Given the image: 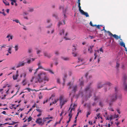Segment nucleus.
Masks as SVG:
<instances>
[{
    "instance_id": "obj_38",
    "label": "nucleus",
    "mask_w": 127,
    "mask_h": 127,
    "mask_svg": "<svg viewBox=\"0 0 127 127\" xmlns=\"http://www.w3.org/2000/svg\"><path fill=\"white\" fill-rule=\"evenodd\" d=\"M68 116L69 117V119H71L72 117V115L71 114V113H69Z\"/></svg>"
},
{
    "instance_id": "obj_48",
    "label": "nucleus",
    "mask_w": 127,
    "mask_h": 127,
    "mask_svg": "<svg viewBox=\"0 0 127 127\" xmlns=\"http://www.w3.org/2000/svg\"><path fill=\"white\" fill-rule=\"evenodd\" d=\"M41 51L40 50H38L37 51V54H38L39 53H40Z\"/></svg>"
},
{
    "instance_id": "obj_37",
    "label": "nucleus",
    "mask_w": 127,
    "mask_h": 127,
    "mask_svg": "<svg viewBox=\"0 0 127 127\" xmlns=\"http://www.w3.org/2000/svg\"><path fill=\"white\" fill-rule=\"evenodd\" d=\"M57 83L59 84L60 83V80L59 78H57Z\"/></svg>"
},
{
    "instance_id": "obj_3",
    "label": "nucleus",
    "mask_w": 127,
    "mask_h": 127,
    "mask_svg": "<svg viewBox=\"0 0 127 127\" xmlns=\"http://www.w3.org/2000/svg\"><path fill=\"white\" fill-rule=\"evenodd\" d=\"M107 33L108 34V35L111 36H113L114 38H115L116 40H118V39H120V40L122 41V39H121V36L119 35V36L118 35L114 34H113L112 33H111L110 31H108L107 32Z\"/></svg>"
},
{
    "instance_id": "obj_62",
    "label": "nucleus",
    "mask_w": 127,
    "mask_h": 127,
    "mask_svg": "<svg viewBox=\"0 0 127 127\" xmlns=\"http://www.w3.org/2000/svg\"><path fill=\"white\" fill-rule=\"evenodd\" d=\"M9 9H7L6 10V12H7V13H9Z\"/></svg>"
},
{
    "instance_id": "obj_59",
    "label": "nucleus",
    "mask_w": 127,
    "mask_h": 127,
    "mask_svg": "<svg viewBox=\"0 0 127 127\" xmlns=\"http://www.w3.org/2000/svg\"><path fill=\"white\" fill-rule=\"evenodd\" d=\"M78 62H80V61L82 62V60H81L79 58H78Z\"/></svg>"
},
{
    "instance_id": "obj_41",
    "label": "nucleus",
    "mask_w": 127,
    "mask_h": 127,
    "mask_svg": "<svg viewBox=\"0 0 127 127\" xmlns=\"http://www.w3.org/2000/svg\"><path fill=\"white\" fill-rule=\"evenodd\" d=\"M106 84L109 86H111L112 85V84L109 82H107L106 83Z\"/></svg>"
},
{
    "instance_id": "obj_55",
    "label": "nucleus",
    "mask_w": 127,
    "mask_h": 127,
    "mask_svg": "<svg viewBox=\"0 0 127 127\" xmlns=\"http://www.w3.org/2000/svg\"><path fill=\"white\" fill-rule=\"evenodd\" d=\"M100 114L99 113L98 114H97V117L98 119H99V118L100 117L99 116Z\"/></svg>"
},
{
    "instance_id": "obj_57",
    "label": "nucleus",
    "mask_w": 127,
    "mask_h": 127,
    "mask_svg": "<svg viewBox=\"0 0 127 127\" xmlns=\"http://www.w3.org/2000/svg\"><path fill=\"white\" fill-rule=\"evenodd\" d=\"M32 109V108H31L29 109V111H28V113L27 114H28V113H29L31 111Z\"/></svg>"
},
{
    "instance_id": "obj_53",
    "label": "nucleus",
    "mask_w": 127,
    "mask_h": 127,
    "mask_svg": "<svg viewBox=\"0 0 127 127\" xmlns=\"http://www.w3.org/2000/svg\"><path fill=\"white\" fill-rule=\"evenodd\" d=\"M89 123L91 125H92L93 124L92 122L90 121L89 122Z\"/></svg>"
},
{
    "instance_id": "obj_49",
    "label": "nucleus",
    "mask_w": 127,
    "mask_h": 127,
    "mask_svg": "<svg viewBox=\"0 0 127 127\" xmlns=\"http://www.w3.org/2000/svg\"><path fill=\"white\" fill-rule=\"evenodd\" d=\"M84 84V83L83 81H81L80 84V85L81 86H82Z\"/></svg>"
},
{
    "instance_id": "obj_42",
    "label": "nucleus",
    "mask_w": 127,
    "mask_h": 127,
    "mask_svg": "<svg viewBox=\"0 0 127 127\" xmlns=\"http://www.w3.org/2000/svg\"><path fill=\"white\" fill-rule=\"evenodd\" d=\"M16 122H14L13 121L12 123L8 124V125H13L14 124H16Z\"/></svg>"
},
{
    "instance_id": "obj_6",
    "label": "nucleus",
    "mask_w": 127,
    "mask_h": 127,
    "mask_svg": "<svg viewBox=\"0 0 127 127\" xmlns=\"http://www.w3.org/2000/svg\"><path fill=\"white\" fill-rule=\"evenodd\" d=\"M85 91H86L88 92L89 93L90 97V96L91 95V92H92L93 91V89L90 87V86L87 87L85 89Z\"/></svg>"
},
{
    "instance_id": "obj_60",
    "label": "nucleus",
    "mask_w": 127,
    "mask_h": 127,
    "mask_svg": "<svg viewBox=\"0 0 127 127\" xmlns=\"http://www.w3.org/2000/svg\"><path fill=\"white\" fill-rule=\"evenodd\" d=\"M109 120H111L112 119V116H110V117L109 118Z\"/></svg>"
},
{
    "instance_id": "obj_4",
    "label": "nucleus",
    "mask_w": 127,
    "mask_h": 127,
    "mask_svg": "<svg viewBox=\"0 0 127 127\" xmlns=\"http://www.w3.org/2000/svg\"><path fill=\"white\" fill-rule=\"evenodd\" d=\"M60 105H61V108L64 104L67 102L66 100H64L62 96L60 97L59 98Z\"/></svg>"
},
{
    "instance_id": "obj_17",
    "label": "nucleus",
    "mask_w": 127,
    "mask_h": 127,
    "mask_svg": "<svg viewBox=\"0 0 127 127\" xmlns=\"http://www.w3.org/2000/svg\"><path fill=\"white\" fill-rule=\"evenodd\" d=\"M3 2L6 5H9V3L5 0H3Z\"/></svg>"
},
{
    "instance_id": "obj_26",
    "label": "nucleus",
    "mask_w": 127,
    "mask_h": 127,
    "mask_svg": "<svg viewBox=\"0 0 127 127\" xmlns=\"http://www.w3.org/2000/svg\"><path fill=\"white\" fill-rule=\"evenodd\" d=\"M32 118L30 116L27 119L28 121V122H30L32 120Z\"/></svg>"
},
{
    "instance_id": "obj_7",
    "label": "nucleus",
    "mask_w": 127,
    "mask_h": 127,
    "mask_svg": "<svg viewBox=\"0 0 127 127\" xmlns=\"http://www.w3.org/2000/svg\"><path fill=\"white\" fill-rule=\"evenodd\" d=\"M46 75V74L45 72H42L38 74V78H44Z\"/></svg>"
},
{
    "instance_id": "obj_29",
    "label": "nucleus",
    "mask_w": 127,
    "mask_h": 127,
    "mask_svg": "<svg viewBox=\"0 0 127 127\" xmlns=\"http://www.w3.org/2000/svg\"><path fill=\"white\" fill-rule=\"evenodd\" d=\"M18 45H16L15 46V51H17L18 49Z\"/></svg>"
},
{
    "instance_id": "obj_45",
    "label": "nucleus",
    "mask_w": 127,
    "mask_h": 127,
    "mask_svg": "<svg viewBox=\"0 0 127 127\" xmlns=\"http://www.w3.org/2000/svg\"><path fill=\"white\" fill-rule=\"evenodd\" d=\"M62 23L61 22H59L58 25V26L59 27L60 26V25H62Z\"/></svg>"
},
{
    "instance_id": "obj_12",
    "label": "nucleus",
    "mask_w": 127,
    "mask_h": 127,
    "mask_svg": "<svg viewBox=\"0 0 127 127\" xmlns=\"http://www.w3.org/2000/svg\"><path fill=\"white\" fill-rule=\"evenodd\" d=\"M37 65L38 66V67L37 69V70H38L39 69H45L41 65V64L40 62H39V63L37 64Z\"/></svg>"
},
{
    "instance_id": "obj_30",
    "label": "nucleus",
    "mask_w": 127,
    "mask_h": 127,
    "mask_svg": "<svg viewBox=\"0 0 127 127\" xmlns=\"http://www.w3.org/2000/svg\"><path fill=\"white\" fill-rule=\"evenodd\" d=\"M6 46V45L5 44H3L0 47L1 49V50L2 49V48H5Z\"/></svg>"
},
{
    "instance_id": "obj_15",
    "label": "nucleus",
    "mask_w": 127,
    "mask_h": 127,
    "mask_svg": "<svg viewBox=\"0 0 127 127\" xmlns=\"http://www.w3.org/2000/svg\"><path fill=\"white\" fill-rule=\"evenodd\" d=\"M35 59L32 58L30 59H28L27 60V63L29 64L31 63V62L34 61Z\"/></svg>"
},
{
    "instance_id": "obj_25",
    "label": "nucleus",
    "mask_w": 127,
    "mask_h": 127,
    "mask_svg": "<svg viewBox=\"0 0 127 127\" xmlns=\"http://www.w3.org/2000/svg\"><path fill=\"white\" fill-rule=\"evenodd\" d=\"M43 81V80L41 79V78H39L38 79V82L39 83H40L41 82H42Z\"/></svg>"
},
{
    "instance_id": "obj_31",
    "label": "nucleus",
    "mask_w": 127,
    "mask_h": 127,
    "mask_svg": "<svg viewBox=\"0 0 127 127\" xmlns=\"http://www.w3.org/2000/svg\"><path fill=\"white\" fill-rule=\"evenodd\" d=\"M90 25L91 26H93V27H95V26H96V25H93V24L92 23V22L91 21L90 22Z\"/></svg>"
},
{
    "instance_id": "obj_20",
    "label": "nucleus",
    "mask_w": 127,
    "mask_h": 127,
    "mask_svg": "<svg viewBox=\"0 0 127 127\" xmlns=\"http://www.w3.org/2000/svg\"><path fill=\"white\" fill-rule=\"evenodd\" d=\"M26 80L25 79L22 82V83L23 84V86H25L27 84V82H25Z\"/></svg>"
},
{
    "instance_id": "obj_36",
    "label": "nucleus",
    "mask_w": 127,
    "mask_h": 127,
    "mask_svg": "<svg viewBox=\"0 0 127 127\" xmlns=\"http://www.w3.org/2000/svg\"><path fill=\"white\" fill-rule=\"evenodd\" d=\"M91 113L90 112H87L86 115L87 117H88V116Z\"/></svg>"
},
{
    "instance_id": "obj_50",
    "label": "nucleus",
    "mask_w": 127,
    "mask_h": 127,
    "mask_svg": "<svg viewBox=\"0 0 127 127\" xmlns=\"http://www.w3.org/2000/svg\"><path fill=\"white\" fill-rule=\"evenodd\" d=\"M64 113V111L63 110H62L61 112V113L60 114V116H61Z\"/></svg>"
},
{
    "instance_id": "obj_22",
    "label": "nucleus",
    "mask_w": 127,
    "mask_h": 127,
    "mask_svg": "<svg viewBox=\"0 0 127 127\" xmlns=\"http://www.w3.org/2000/svg\"><path fill=\"white\" fill-rule=\"evenodd\" d=\"M44 70L46 71H49L51 73L53 74L54 72L53 71L51 70L50 69H44Z\"/></svg>"
},
{
    "instance_id": "obj_23",
    "label": "nucleus",
    "mask_w": 127,
    "mask_h": 127,
    "mask_svg": "<svg viewBox=\"0 0 127 127\" xmlns=\"http://www.w3.org/2000/svg\"><path fill=\"white\" fill-rule=\"evenodd\" d=\"M78 3V6L79 8V11L81 10V7L80 6V2H77Z\"/></svg>"
},
{
    "instance_id": "obj_32",
    "label": "nucleus",
    "mask_w": 127,
    "mask_h": 127,
    "mask_svg": "<svg viewBox=\"0 0 127 127\" xmlns=\"http://www.w3.org/2000/svg\"><path fill=\"white\" fill-rule=\"evenodd\" d=\"M96 26V28H97L98 29H100V26L102 27V26L101 25H96V26Z\"/></svg>"
},
{
    "instance_id": "obj_8",
    "label": "nucleus",
    "mask_w": 127,
    "mask_h": 127,
    "mask_svg": "<svg viewBox=\"0 0 127 127\" xmlns=\"http://www.w3.org/2000/svg\"><path fill=\"white\" fill-rule=\"evenodd\" d=\"M43 54L45 57H46L48 58H50L52 56L51 54L48 53L46 52H44Z\"/></svg>"
},
{
    "instance_id": "obj_39",
    "label": "nucleus",
    "mask_w": 127,
    "mask_h": 127,
    "mask_svg": "<svg viewBox=\"0 0 127 127\" xmlns=\"http://www.w3.org/2000/svg\"><path fill=\"white\" fill-rule=\"evenodd\" d=\"M36 110L38 112H39L40 113L42 112V111L40 109H36Z\"/></svg>"
},
{
    "instance_id": "obj_27",
    "label": "nucleus",
    "mask_w": 127,
    "mask_h": 127,
    "mask_svg": "<svg viewBox=\"0 0 127 127\" xmlns=\"http://www.w3.org/2000/svg\"><path fill=\"white\" fill-rule=\"evenodd\" d=\"M62 58L64 60H68L69 59L68 58L66 57H62Z\"/></svg>"
},
{
    "instance_id": "obj_33",
    "label": "nucleus",
    "mask_w": 127,
    "mask_h": 127,
    "mask_svg": "<svg viewBox=\"0 0 127 127\" xmlns=\"http://www.w3.org/2000/svg\"><path fill=\"white\" fill-rule=\"evenodd\" d=\"M25 90H27L29 92H30L31 91H33L31 89L28 88H25Z\"/></svg>"
},
{
    "instance_id": "obj_1",
    "label": "nucleus",
    "mask_w": 127,
    "mask_h": 127,
    "mask_svg": "<svg viewBox=\"0 0 127 127\" xmlns=\"http://www.w3.org/2000/svg\"><path fill=\"white\" fill-rule=\"evenodd\" d=\"M115 93L110 97H109L107 99V101L108 102H109V99H110L111 102H113L115 101L117 99V97L119 98H121L122 95L120 93H117V87L115 88Z\"/></svg>"
},
{
    "instance_id": "obj_5",
    "label": "nucleus",
    "mask_w": 127,
    "mask_h": 127,
    "mask_svg": "<svg viewBox=\"0 0 127 127\" xmlns=\"http://www.w3.org/2000/svg\"><path fill=\"white\" fill-rule=\"evenodd\" d=\"M26 63L24 61L19 62L16 65V67L17 68L19 67H20L23 66H24L25 64Z\"/></svg>"
},
{
    "instance_id": "obj_56",
    "label": "nucleus",
    "mask_w": 127,
    "mask_h": 127,
    "mask_svg": "<svg viewBox=\"0 0 127 127\" xmlns=\"http://www.w3.org/2000/svg\"><path fill=\"white\" fill-rule=\"evenodd\" d=\"M55 53L56 55H58L59 54V53L58 51H56L55 52Z\"/></svg>"
},
{
    "instance_id": "obj_47",
    "label": "nucleus",
    "mask_w": 127,
    "mask_h": 127,
    "mask_svg": "<svg viewBox=\"0 0 127 127\" xmlns=\"http://www.w3.org/2000/svg\"><path fill=\"white\" fill-rule=\"evenodd\" d=\"M99 51L102 53L103 52V49H102V48H101L99 49Z\"/></svg>"
},
{
    "instance_id": "obj_43",
    "label": "nucleus",
    "mask_w": 127,
    "mask_h": 127,
    "mask_svg": "<svg viewBox=\"0 0 127 127\" xmlns=\"http://www.w3.org/2000/svg\"><path fill=\"white\" fill-rule=\"evenodd\" d=\"M13 21H15L17 23H19V21L18 20H13Z\"/></svg>"
},
{
    "instance_id": "obj_54",
    "label": "nucleus",
    "mask_w": 127,
    "mask_h": 127,
    "mask_svg": "<svg viewBox=\"0 0 127 127\" xmlns=\"http://www.w3.org/2000/svg\"><path fill=\"white\" fill-rule=\"evenodd\" d=\"M81 111V110H80L78 112H77V114L76 115V116H77V117H78V115H79V113Z\"/></svg>"
},
{
    "instance_id": "obj_64",
    "label": "nucleus",
    "mask_w": 127,
    "mask_h": 127,
    "mask_svg": "<svg viewBox=\"0 0 127 127\" xmlns=\"http://www.w3.org/2000/svg\"><path fill=\"white\" fill-rule=\"evenodd\" d=\"M119 123L118 122H117L115 123L117 125V126H118L119 124Z\"/></svg>"
},
{
    "instance_id": "obj_28",
    "label": "nucleus",
    "mask_w": 127,
    "mask_h": 127,
    "mask_svg": "<svg viewBox=\"0 0 127 127\" xmlns=\"http://www.w3.org/2000/svg\"><path fill=\"white\" fill-rule=\"evenodd\" d=\"M124 85L125 86V90L126 91L127 90V84H124Z\"/></svg>"
},
{
    "instance_id": "obj_46",
    "label": "nucleus",
    "mask_w": 127,
    "mask_h": 127,
    "mask_svg": "<svg viewBox=\"0 0 127 127\" xmlns=\"http://www.w3.org/2000/svg\"><path fill=\"white\" fill-rule=\"evenodd\" d=\"M32 51V49H30L28 50V52L29 53H31Z\"/></svg>"
},
{
    "instance_id": "obj_19",
    "label": "nucleus",
    "mask_w": 127,
    "mask_h": 127,
    "mask_svg": "<svg viewBox=\"0 0 127 127\" xmlns=\"http://www.w3.org/2000/svg\"><path fill=\"white\" fill-rule=\"evenodd\" d=\"M67 86H69L68 89H70L71 88V87H72V85H71V84L70 82H69L68 83V84H67Z\"/></svg>"
},
{
    "instance_id": "obj_18",
    "label": "nucleus",
    "mask_w": 127,
    "mask_h": 127,
    "mask_svg": "<svg viewBox=\"0 0 127 127\" xmlns=\"http://www.w3.org/2000/svg\"><path fill=\"white\" fill-rule=\"evenodd\" d=\"M43 80L44 81H48L49 80V78L47 76V75L44 77Z\"/></svg>"
},
{
    "instance_id": "obj_61",
    "label": "nucleus",
    "mask_w": 127,
    "mask_h": 127,
    "mask_svg": "<svg viewBox=\"0 0 127 127\" xmlns=\"http://www.w3.org/2000/svg\"><path fill=\"white\" fill-rule=\"evenodd\" d=\"M99 105L100 106H102V103L101 102L99 103Z\"/></svg>"
},
{
    "instance_id": "obj_9",
    "label": "nucleus",
    "mask_w": 127,
    "mask_h": 127,
    "mask_svg": "<svg viewBox=\"0 0 127 127\" xmlns=\"http://www.w3.org/2000/svg\"><path fill=\"white\" fill-rule=\"evenodd\" d=\"M80 11L82 14L85 16L86 17H87L89 16L88 13L87 12H84L83 10H82Z\"/></svg>"
},
{
    "instance_id": "obj_11",
    "label": "nucleus",
    "mask_w": 127,
    "mask_h": 127,
    "mask_svg": "<svg viewBox=\"0 0 127 127\" xmlns=\"http://www.w3.org/2000/svg\"><path fill=\"white\" fill-rule=\"evenodd\" d=\"M72 91L75 92L77 91V85H75L72 87Z\"/></svg>"
},
{
    "instance_id": "obj_14",
    "label": "nucleus",
    "mask_w": 127,
    "mask_h": 127,
    "mask_svg": "<svg viewBox=\"0 0 127 127\" xmlns=\"http://www.w3.org/2000/svg\"><path fill=\"white\" fill-rule=\"evenodd\" d=\"M103 85L102 84L101 82L99 83H98L97 85V87L98 89H100L102 87Z\"/></svg>"
},
{
    "instance_id": "obj_44",
    "label": "nucleus",
    "mask_w": 127,
    "mask_h": 127,
    "mask_svg": "<svg viewBox=\"0 0 127 127\" xmlns=\"http://www.w3.org/2000/svg\"><path fill=\"white\" fill-rule=\"evenodd\" d=\"M72 54L73 56H74V57H76L77 56L76 54V53H75L74 52H72Z\"/></svg>"
},
{
    "instance_id": "obj_16",
    "label": "nucleus",
    "mask_w": 127,
    "mask_h": 127,
    "mask_svg": "<svg viewBox=\"0 0 127 127\" xmlns=\"http://www.w3.org/2000/svg\"><path fill=\"white\" fill-rule=\"evenodd\" d=\"M19 74H16L15 75H13V78L14 80H16L19 76Z\"/></svg>"
},
{
    "instance_id": "obj_63",
    "label": "nucleus",
    "mask_w": 127,
    "mask_h": 127,
    "mask_svg": "<svg viewBox=\"0 0 127 127\" xmlns=\"http://www.w3.org/2000/svg\"><path fill=\"white\" fill-rule=\"evenodd\" d=\"M39 97L40 99H41V98H42V96L41 95H39Z\"/></svg>"
},
{
    "instance_id": "obj_24",
    "label": "nucleus",
    "mask_w": 127,
    "mask_h": 127,
    "mask_svg": "<svg viewBox=\"0 0 127 127\" xmlns=\"http://www.w3.org/2000/svg\"><path fill=\"white\" fill-rule=\"evenodd\" d=\"M12 47H10L8 49V52L10 54L11 53V52L10 51Z\"/></svg>"
},
{
    "instance_id": "obj_51",
    "label": "nucleus",
    "mask_w": 127,
    "mask_h": 127,
    "mask_svg": "<svg viewBox=\"0 0 127 127\" xmlns=\"http://www.w3.org/2000/svg\"><path fill=\"white\" fill-rule=\"evenodd\" d=\"M89 37L91 38V39H92V38H94V37H95L94 36H93L90 35Z\"/></svg>"
},
{
    "instance_id": "obj_2",
    "label": "nucleus",
    "mask_w": 127,
    "mask_h": 127,
    "mask_svg": "<svg viewBox=\"0 0 127 127\" xmlns=\"http://www.w3.org/2000/svg\"><path fill=\"white\" fill-rule=\"evenodd\" d=\"M64 31H65L63 29H62L60 31L59 34L61 35H62L64 37V38L65 39V40H70V39L69 38L66 36L68 34L67 32H66L65 34H64Z\"/></svg>"
},
{
    "instance_id": "obj_21",
    "label": "nucleus",
    "mask_w": 127,
    "mask_h": 127,
    "mask_svg": "<svg viewBox=\"0 0 127 127\" xmlns=\"http://www.w3.org/2000/svg\"><path fill=\"white\" fill-rule=\"evenodd\" d=\"M120 45L122 46H123L124 47H125V45L124 43L123 42H121L120 44Z\"/></svg>"
},
{
    "instance_id": "obj_13",
    "label": "nucleus",
    "mask_w": 127,
    "mask_h": 127,
    "mask_svg": "<svg viewBox=\"0 0 127 127\" xmlns=\"http://www.w3.org/2000/svg\"><path fill=\"white\" fill-rule=\"evenodd\" d=\"M94 47V46H90V48L88 49V50L89 51L90 53H92L93 52V50L92 49Z\"/></svg>"
},
{
    "instance_id": "obj_35",
    "label": "nucleus",
    "mask_w": 127,
    "mask_h": 127,
    "mask_svg": "<svg viewBox=\"0 0 127 127\" xmlns=\"http://www.w3.org/2000/svg\"><path fill=\"white\" fill-rule=\"evenodd\" d=\"M120 65V64H119L117 62L116 64V67L117 68H118L119 67Z\"/></svg>"
},
{
    "instance_id": "obj_40",
    "label": "nucleus",
    "mask_w": 127,
    "mask_h": 127,
    "mask_svg": "<svg viewBox=\"0 0 127 127\" xmlns=\"http://www.w3.org/2000/svg\"><path fill=\"white\" fill-rule=\"evenodd\" d=\"M73 47H74V48H73L72 51H75L76 50V46L74 45H73Z\"/></svg>"
},
{
    "instance_id": "obj_10",
    "label": "nucleus",
    "mask_w": 127,
    "mask_h": 127,
    "mask_svg": "<svg viewBox=\"0 0 127 127\" xmlns=\"http://www.w3.org/2000/svg\"><path fill=\"white\" fill-rule=\"evenodd\" d=\"M36 122L39 125L42 122V119L41 118H39L37 119L36 120Z\"/></svg>"
},
{
    "instance_id": "obj_52",
    "label": "nucleus",
    "mask_w": 127,
    "mask_h": 127,
    "mask_svg": "<svg viewBox=\"0 0 127 127\" xmlns=\"http://www.w3.org/2000/svg\"><path fill=\"white\" fill-rule=\"evenodd\" d=\"M48 100L47 99L46 100H45L43 102V104H44L45 103L47 102L48 101Z\"/></svg>"
},
{
    "instance_id": "obj_34",
    "label": "nucleus",
    "mask_w": 127,
    "mask_h": 127,
    "mask_svg": "<svg viewBox=\"0 0 127 127\" xmlns=\"http://www.w3.org/2000/svg\"><path fill=\"white\" fill-rule=\"evenodd\" d=\"M33 9L32 8H29L28 11L31 12H32L33 11Z\"/></svg>"
},
{
    "instance_id": "obj_58",
    "label": "nucleus",
    "mask_w": 127,
    "mask_h": 127,
    "mask_svg": "<svg viewBox=\"0 0 127 127\" xmlns=\"http://www.w3.org/2000/svg\"><path fill=\"white\" fill-rule=\"evenodd\" d=\"M59 100V99H56L55 100L54 102H55V103L57 102V101Z\"/></svg>"
}]
</instances>
